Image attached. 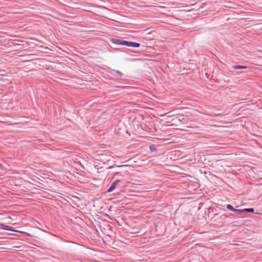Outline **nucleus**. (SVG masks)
Instances as JSON below:
<instances>
[{"label": "nucleus", "mask_w": 262, "mask_h": 262, "mask_svg": "<svg viewBox=\"0 0 262 262\" xmlns=\"http://www.w3.org/2000/svg\"><path fill=\"white\" fill-rule=\"evenodd\" d=\"M2 72H3V71H0V75H1V76H5V75L4 74L2 73Z\"/></svg>", "instance_id": "nucleus-13"}, {"label": "nucleus", "mask_w": 262, "mask_h": 262, "mask_svg": "<svg viewBox=\"0 0 262 262\" xmlns=\"http://www.w3.org/2000/svg\"><path fill=\"white\" fill-rule=\"evenodd\" d=\"M123 43H124V46L133 47V48H138L140 46V43H139L128 41H125V40H124V42Z\"/></svg>", "instance_id": "nucleus-1"}, {"label": "nucleus", "mask_w": 262, "mask_h": 262, "mask_svg": "<svg viewBox=\"0 0 262 262\" xmlns=\"http://www.w3.org/2000/svg\"><path fill=\"white\" fill-rule=\"evenodd\" d=\"M233 212L236 213L237 214H241L244 212V211H243V209H235V210Z\"/></svg>", "instance_id": "nucleus-10"}, {"label": "nucleus", "mask_w": 262, "mask_h": 262, "mask_svg": "<svg viewBox=\"0 0 262 262\" xmlns=\"http://www.w3.org/2000/svg\"><path fill=\"white\" fill-rule=\"evenodd\" d=\"M1 228L6 230H9V231H14V230L9 226L2 224L1 225Z\"/></svg>", "instance_id": "nucleus-4"}, {"label": "nucleus", "mask_w": 262, "mask_h": 262, "mask_svg": "<svg viewBox=\"0 0 262 262\" xmlns=\"http://www.w3.org/2000/svg\"><path fill=\"white\" fill-rule=\"evenodd\" d=\"M179 120L182 122H184V123H186L187 122V119L183 118V116L182 115H179Z\"/></svg>", "instance_id": "nucleus-9"}, {"label": "nucleus", "mask_w": 262, "mask_h": 262, "mask_svg": "<svg viewBox=\"0 0 262 262\" xmlns=\"http://www.w3.org/2000/svg\"><path fill=\"white\" fill-rule=\"evenodd\" d=\"M114 72L118 73L120 76H122L123 75L122 73L120 71L115 70Z\"/></svg>", "instance_id": "nucleus-11"}, {"label": "nucleus", "mask_w": 262, "mask_h": 262, "mask_svg": "<svg viewBox=\"0 0 262 262\" xmlns=\"http://www.w3.org/2000/svg\"><path fill=\"white\" fill-rule=\"evenodd\" d=\"M150 150L151 151H155L156 150V148H155V147L154 145L150 146Z\"/></svg>", "instance_id": "nucleus-12"}, {"label": "nucleus", "mask_w": 262, "mask_h": 262, "mask_svg": "<svg viewBox=\"0 0 262 262\" xmlns=\"http://www.w3.org/2000/svg\"><path fill=\"white\" fill-rule=\"evenodd\" d=\"M162 116L166 117L168 118L176 116V115L173 114L172 112L171 111V112H169L167 113H166V114L163 115Z\"/></svg>", "instance_id": "nucleus-5"}, {"label": "nucleus", "mask_w": 262, "mask_h": 262, "mask_svg": "<svg viewBox=\"0 0 262 262\" xmlns=\"http://www.w3.org/2000/svg\"><path fill=\"white\" fill-rule=\"evenodd\" d=\"M120 181L119 180H116L111 185L110 188L107 190V192H111L113 191L116 188V185L118 183H119Z\"/></svg>", "instance_id": "nucleus-2"}, {"label": "nucleus", "mask_w": 262, "mask_h": 262, "mask_svg": "<svg viewBox=\"0 0 262 262\" xmlns=\"http://www.w3.org/2000/svg\"><path fill=\"white\" fill-rule=\"evenodd\" d=\"M111 41L112 43L116 45L124 46L123 43L124 42V40H122L119 39L113 38L111 39Z\"/></svg>", "instance_id": "nucleus-3"}, {"label": "nucleus", "mask_w": 262, "mask_h": 262, "mask_svg": "<svg viewBox=\"0 0 262 262\" xmlns=\"http://www.w3.org/2000/svg\"><path fill=\"white\" fill-rule=\"evenodd\" d=\"M232 68L233 69H246L247 67L242 65H234L232 66Z\"/></svg>", "instance_id": "nucleus-6"}, {"label": "nucleus", "mask_w": 262, "mask_h": 262, "mask_svg": "<svg viewBox=\"0 0 262 262\" xmlns=\"http://www.w3.org/2000/svg\"><path fill=\"white\" fill-rule=\"evenodd\" d=\"M243 211H244V212L252 213L254 212V210L253 208H246L243 209Z\"/></svg>", "instance_id": "nucleus-7"}, {"label": "nucleus", "mask_w": 262, "mask_h": 262, "mask_svg": "<svg viewBox=\"0 0 262 262\" xmlns=\"http://www.w3.org/2000/svg\"><path fill=\"white\" fill-rule=\"evenodd\" d=\"M226 208L228 210H229L231 211H234L235 210V209L233 208V207L230 204L227 205Z\"/></svg>", "instance_id": "nucleus-8"}]
</instances>
